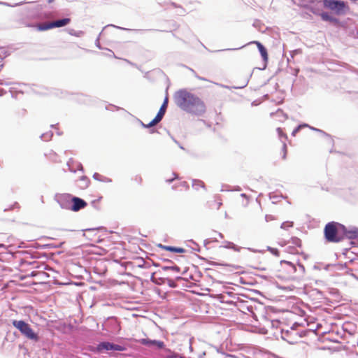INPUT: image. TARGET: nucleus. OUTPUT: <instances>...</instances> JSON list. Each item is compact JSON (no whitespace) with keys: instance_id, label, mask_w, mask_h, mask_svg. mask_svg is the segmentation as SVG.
Listing matches in <instances>:
<instances>
[{"instance_id":"1","label":"nucleus","mask_w":358,"mask_h":358,"mask_svg":"<svg viewBox=\"0 0 358 358\" xmlns=\"http://www.w3.org/2000/svg\"><path fill=\"white\" fill-rule=\"evenodd\" d=\"M174 101L182 110L194 114H201L206 111V105L201 99L187 90L176 92Z\"/></svg>"},{"instance_id":"2","label":"nucleus","mask_w":358,"mask_h":358,"mask_svg":"<svg viewBox=\"0 0 358 358\" xmlns=\"http://www.w3.org/2000/svg\"><path fill=\"white\" fill-rule=\"evenodd\" d=\"M346 233L344 225L334 221L328 222L324 228V237L327 243L341 242L345 238Z\"/></svg>"},{"instance_id":"3","label":"nucleus","mask_w":358,"mask_h":358,"mask_svg":"<svg viewBox=\"0 0 358 358\" xmlns=\"http://www.w3.org/2000/svg\"><path fill=\"white\" fill-rule=\"evenodd\" d=\"M325 8L334 12L337 15H345L349 11L350 7L347 2L341 0H323Z\"/></svg>"},{"instance_id":"4","label":"nucleus","mask_w":358,"mask_h":358,"mask_svg":"<svg viewBox=\"0 0 358 358\" xmlns=\"http://www.w3.org/2000/svg\"><path fill=\"white\" fill-rule=\"evenodd\" d=\"M13 325L17 329L20 333L28 339L38 341L39 337L34 330L31 328L30 325L23 320H13L12 322Z\"/></svg>"},{"instance_id":"5","label":"nucleus","mask_w":358,"mask_h":358,"mask_svg":"<svg viewBox=\"0 0 358 358\" xmlns=\"http://www.w3.org/2000/svg\"><path fill=\"white\" fill-rule=\"evenodd\" d=\"M303 332L293 327L289 329H282L281 336L283 340L289 344H296L300 342V339L303 336Z\"/></svg>"},{"instance_id":"6","label":"nucleus","mask_w":358,"mask_h":358,"mask_svg":"<svg viewBox=\"0 0 358 358\" xmlns=\"http://www.w3.org/2000/svg\"><path fill=\"white\" fill-rule=\"evenodd\" d=\"M296 271V266L289 262H282L278 276L281 278L288 280L293 277Z\"/></svg>"},{"instance_id":"7","label":"nucleus","mask_w":358,"mask_h":358,"mask_svg":"<svg viewBox=\"0 0 358 358\" xmlns=\"http://www.w3.org/2000/svg\"><path fill=\"white\" fill-rule=\"evenodd\" d=\"M168 102H169V98L166 96L164 99V103H162V106L160 107L159 110L158 111L155 117L148 124H143V125L144 127L149 128V127H153V126L156 125L157 124H158L162 120V118L166 113V108H167Z\"/></svg>"},{"instance_id":"8","label":"nucleus","mask_w":358,"mask_h":358,"mask_svg":"<svg viewBox=\"0 0 358 358\" xmlns=\"http://www.w3.org/2000/svg\"><path fill=\"white\" fill-rule=\"evenodd\" d=\"M97 350L99 351H102L103 350L123 351V350H124V348L120 345L110 343L109 342H102L98 345Z\"/></svg>"},{"instance_id":"9","label":"nucleus","mask_w":358,"mask_h":358,"mask_svg":"<svg viewBox=\"0 0 358 358\" xmlns=\"http://www.w3.org/2000/svg\"><path fill=\"white\" fill-rule=\"evenodd\" d=\"M71 201H72L73 204L70 208L71 210L75 211V212L78 211L80 209L85 208L87 205V203L84 200H83L78 197L74 196L72 198Z\"/></svg>"},{"instance_id":"10","label":"nucleus","mask_w":358,"mask_h":358,"mask_svg":"<svg viewBox=\"0 0 358 358\" xmlns=\"http://www.w3.org/2000/svg\"><path fill=\"white\" fill-rule=\"evenodd\" d=\"M138 342L145 345H156L158 348H163L164 347V342L159 341L143 338L138 340Z\"/></svg>"},{"instance_id":"11","label":"nucleus","mask_w":358,"mask_h":358,"mask_svg":"<svg viewBox=\"0 0 358 358\" xmlns=\"http://www.w3.org/2000/svg\"><path fill=\"white\" fill-rule=\"evenodd\" d=\"M70 22H71L70 18H63V19L55 20V21L51 22L52 27V29L55 28V27H64V26H66L67 24H69L70 23Z\"/></svg>"},{"instance_id":"12","label":"nucleus","mask_w":358,"mask_h":358,"mask_svg":"<svg viewBox=\"0 0 358 358\" xmlns=\"http://www.w3.org/2000/svg\"><path fill=\"white\" fill-rule=\"evenodd\" d=\"M252 43H255L257 45L264 61L267 62V60L268 59V56L267 50L264 47V45L259 41H253Z\"/></svg>"},{"instance_id":"13","label":"nucleus","mask_w":358,"mask_h":358,"mask_svg":"<svg viewBox=\"0 0 358 358\" xmlns=\"http://www.w3.org/2000/svg\"><path fill=\"white\" fill-rule=\"evenodd\" d=\"M159 247L172 252H176V253H183L185 252V250L182 248H178V247H173V246H166L162 244L159 245Z\"/></svg>"},{"instance_id":"14","label":"nucleus","mask_w":358,"mask_h":358,"mask_svg":"<svg viewBox=\"0 0 358 358\" xmlns=\"http://www.w3.org/2000/svg\"><path fill=\"white\" fill-rule=\"evenodd\" d=\"M222 205V202L220 199L208 201L209 208L213 210H219Z\"/></svg>"},{"instance_id":"15","label":"nucleus","mask_w":358,"mask_h":358,"mask_svg":"<svg viewBox=\"0 0 358 358\" xmlns=\"http://www.w3.org/2000/svg\"><path fill=\"white\" fill-rule=\"evenodd\" d=\"M320 17L324 21H329L332 22L337 21V20L335 17H332L328 13L326 12L321 13Z\"/></svg>"},{"instance_id":"16","label":"nucleus","mask_w":358,"mask_h":358,"mask_svg":"<svg viewBox=\"0 0 358 358\" xmlns=\"http://www.w3.org/2000/svg\"><path fill=\"white\" fill-rule=\"evenodd\" d=\"M37 29L39 31H45L52 29L51 22L38 24L37 25Z\"/></svg>"},{"instance_id":"17","label":"nucleus","mask_w":358,"mask_h":358,"mask_svg":"<svg viewBox=\"0 0 358 358\" xmlns=\"http://www.w3.org/2000/svg\"><path fill=\"white\" fill-rule=\"evenodd\" d=\"M80 180L82 182V185H80V188L81 189H85L87 188L90 183V180H89V178L86 176H82L80 179Z\"/></svg>"},{"instance_id":"18","label":"nucleus","mask_w":358,"mask_h":358,"mask_svg":"<svg viewBox=\"0 0 358 358\" xmlns=\"http://www.w3.org/2000/svg\"><path fill=\"white\" fill-rule=\"evenodd\" d=\"M287 145L285 143H282L280 148V157L282 159H285L287 155Z\"/></svg>"},{"instance_id":"19","label":"nucleus","mask_w":358,"mask_h":358,"mask_svg":"<svg viewBox=\"0 0 358 358\" xmlns=\"http://www.w3.org/2000/svg\"><path fill=\"white\" fill-rule=\"evenodd\" d=\"M177 178V175L174 173H171V176H166L165 180L167 182H173Z\"/></svg>"},{"instance_id":"20","label":"nucleus","mask_w":358,"mask_h":358,"mask_svg":"<svg viewBox=\"0 0 358 358\" xmlns=\"http://www.w3.org/2000/svg\"><path fill=\"white\" fill-rule=\"evenodd\" d=\"M166 268L172 270L176 272H180V268L177 266H169V267H166Z\"/></svg>"},{"instance_id":"21","label":"nucleus","mask_w":358,"mask_h":358,"mask_svg":"<svg viewBox=\"0 0 358 358\" xmlns=\"http://www.w3.org/2000/svg\"><path fill=\"white\" fill-rule=\"evenodd\" d=\"M169 358H185V357L182 355H178L177 353H173V355L169 357Z\"/></svg>"},{"instance_id":"22","label":"nucleus","mask_w":358,"mask_h":358,"mask_svg":"<svg viewBox=\"0 0 358 358\" xmlns=\"http://www.w3.org/2000/svg\"><path fill=\"white\" fill-rule=\"evenodd\" d=\"M271 252H272L273 254H274L275 255H276V256H278V255H279V251H278L277 249H275V248H272V249L271 250Z\"/></svg>"},{"instance_id":"23","label":"nucleus","mask_w":358,"mask_h":358,"mask_svg":"<svg viewBox=\"0 0 358 358\" xmlns=\"http://www.w3.org/2000/svg\"><path fill=\"white\" fill-rule=\"evenodd\" d=\"M135 180L141 184L142 182V178L141 176H136Z\"/></svg>"},{"instance_id":"24","label":"nucleus","mask_w":358,"mask_h":358,"mask_svg":"<svg viewBox=\"0 0 358 358\" xmlns=\"http://www.w3.org/2000/svg\"><path fill=\"white\" fill-rule=\"evenodd\" d=\"M300 128H301V126H299L296 129H295L294 130V131H293L292 134H293L294 136H295L296 133L299 131V130L300 129Z\"/></svg>"},{"instance_id":"25","label":"nucleus","mask_w":358,"mask_h":358,"mask_svg":"<svg viewBox=\"0 0 358 358\" xmlns=\"http://www.w3.org/2000/svg\"><path fill=\"white\" fill-rule=\"evenodd\" d=\"M199 183L201 187H204V183L203 182L199 181Z\"/></svg>"},{"instance_id":"26","label":"nucleus","mask_w":358,"mask_h":358,"mask_svg":"<svg viewBox=\"0 0 358 358\" xmlns=\"http://www.w3.org/2000/svg\"><path fill=\"white\" fill-rule=\"evenodd\" d=\"M53 0H48V2L50 3L52 2Z\"/></svg>"},{"instance_id":"27","label":"nucleus","mask_w":358,"mask_h":358,"mask_svg":"<svg viewBox=\"0 0 358 358\" xmlns=\"http://www.w3.org/2000/svg\"><path fill=\"white\" fill-rule=\"evenodd\" d=\"M357 345H358V341H357Z\"/></svg>"}]
</instances>
